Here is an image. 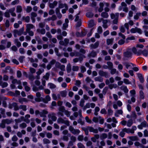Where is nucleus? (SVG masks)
<instances>
[{"mask_svg": "<svg viewBox=\"0 0 148 148\" xmlns=\"http://www.w3.org/2000/svg\"><path fill=\"white\" fill-rule=\"evenodd\" d=\"M34 28V25L31 23L27 24L26 25V32L25 33L24 35H26L27 33L29 34V35L31 36H33L34 35V32L30 30Z\"/></svg>", "mask_w": 148, "mask_h": 148, "instance_id": "obj_2", "label": "nucleus"}, {"mask_svg": "<svg viewBox=\"0 0 148 148\" xmlns=\"http://www.w3.org/2000/svg\"><path fill=\"white\" fill-rule=\"evenodd\" d=\"M99 8L98 9V11L100 12L103 10V7L104 6V4L103 3L101 2L99 3Z\"/></svg>", "mask_w": 148, "mask_h": 148, "instance_id": "obj_29", "label": "nucleus"}, {"mask_svg": "<svg viewBox=\"0 0 148 148\" xmlns=\"http://www.w3.org/2000/svg\"><path fill=\"white\" fill-rule=\"evenodd\" d=\"M77 145L78 148H85L84 144L81 142L78 143Z\"/></svg>", "mask_w": 148, "mask_h": 148, "instance_id": "obj_46", "label": "nucleus"}, {"mask_svg": "<svg viewBox=\"0 0 148 148\" xmlns=\"http://www.w3.org/2000/svg\"><path fill=\"white\" fill-rule=\"evenodd\" d=\"M43 142L44 144H49L51 143L50 141L47 138H44L43 140Z\"/></svg>", "mask_w": 148, "mask_h": 148, "instance_id": "obj_42", "label": "nucleus"}, {"mask_svg": "<svg viewBox=\"0 0 148 148\" xmlns=\"http://www.w3.org/2000/svg\"><path fill=\"white\" fill-rule=\"evenodd\" d=\"M128 138L132 141H137L138 140V137L137 136H129Z\"/></svg>", "mask_w": 148, "mask_h": 148, "instance_id": "obj_31", "label": "nucleus"}, {"mask_svg": "<svg viewBox=\"0 0 148 148\" xmlns=\"http://www.w3.org/2000/svg\"><path fill=\"white\" fill-rule=\"evenodd\" d=\"M3 120L5 122V124H9L12 122V119H3Z\"/></svg>", "mask_w": 148, "mask_h": 148, "instance_id": "obj_39", "label": "nucleus"}, {"mask_svg": "<svg viewBox=\"0 0 148 148\" xmlns=\"http://www.w3.org/2000/svg\"><path fill=\"white\" fill-rule=\"evenodd\" d=\"M141 13L140 12H137L136 15L134 16V18L135 19L137 20L139 18V16L141 15Z\"/></svg>", "mask_w": 148, "mask_h": 148, "instance_id": "obj_50", "label": "nucleus"}, {"mask_svg": "<svg viewBox=\"0 0 148 148\" xmlns=\"http://www.w3.org/2000/svg\"><path fill=\"white\" fill-rule=\"evenodd\" d=\"M52 66L55 64V66L56 69H60L62 71H65V66L59 62H56L55 59H52L50 62L49 63Z\"/></svg>", "mask_w": 148, "mask_h": 148, "instance_id": "obj_1", "label": "nucleus"}, {"mask_svg": "<svg viewBox=\"0 0 148 148\" xmlns=\"http://www.w3.org/2000/svg\"><path fill=\"white\" fill-rule=\"evenodd\" d=\"M30 117V115L29 114L26 115L25 116V118L24 121L27 123H29L30 122L29 119Z\"/></svg>", "mask_w": 148, "mask_h": 148, "instance_id": "obj_16", "label": "nucleus"}, {"mask_svg": "<svg viewBox=\"0 0 148 148\" xmlns=\"http://www.w3.org/2000/svg\"><path fill=\"white\" fill-rule=\"evenodd\" d=\"M100 110V109L98 107H96L95 109V112H94V114L96 115L97 116L98 114V113L97 112L99 111Z\"/></svg>", "mask_w": 148, "mask_h": 148, "instance_id": "obj_59", "label": "nucleus"}, {"mask_svg": "<svg viewBox=\"0 0 148 148\" xmlns=\"http://www.w3.org/2000/svg\"><path fill=\"white\" fill-rule=\"evenodd\" d=\"M5 127V124L2 120L0 123V127L2 128H4Z\"/></svg>", "mask_w": 148, "mask_h": 148, "instance_id": "obj_49", "label": "nucleus"}, {"mask_svg": "<svg viewBox=\"0 0 148 148\" xmlns=\"http://www.w3.org/2000/svg\"><path fill=\"white\" fill-rule=\"evenodd\" d=\"M44 71V70H41L40 69H39L36 72V73L37 75L36 76V78L37 79H38L40 78V77L39 75Z\"/></svg>", "mask_w": 148, "mask_h": 148, "instance_id": "obj_14", "label": "nucleus"}, {"mask_svg": "<svg viewBox=\"0 0 148 148\" xmlns=\"http://www.w3.org/2000/svg\"><path fill=\"white\" fill-rule=\"evenodd\" d=\"M108 136L107 134L104 133L101 134L100 136V138L102 139L103 140L107 137Z\"/></svg>", "mask_w": 148, "mask_h": 148, "instance_id": "obj_47", "label": "nucleus"}, {"mask_svg": "<svg viewBox=\"0 0 148 148\" xmlns=\"http://www.w3.org/2000/svg\"><path fill=\"white\" fill-rule=\"evenodd\" d=\"M19 109H22L23 111H26L27 110V106L25 105H21L19 106Z\"/></svg>", "mask_w": 148, "mask_h": 148, "instance_id": "obj_40", "label": "nucleus"}, {"mask_svg": "<svg viewBox=\"0 0 148 148\" xmlns=\"http://www.w3.org/2000/svg\"><path fill=\"white\" fill-rule=\"evenodd\" d=\"M22 20L23 21H25L26 23H29L30 21V17L29 16H23L22 17Z\"/></svg>", "mask_w": 148, "mask_h": 148, "instance_id": "obj_25", "label": "nucleus"}, {"mask_svg": "<svg viewBox=\"0 0 148 148\" xmlns=\"http://www.w3.org/2000/svg\"><path fill=\"white\" fill-rule=\"evenodd\" d=\"M135 38L134 36H132L130 37H127L126 39V42L127 43L129 42V40H134Z\"/></svg>", "mask_w": 148, "mask_h": 148, "instance_id": "obj_51", "label": "nucleus"}, {"mask_svg": "<svg viewBox=\"0 0 148 148\" xmlns=\"http://www.w3.org/2000/svg\"><path fill=\"white\" fill-rule=\"evenodd\" d=\"M70 139L71 141H72L74 143L76 141V138L75 136H72L70 137Z\"/></svg>", "mask_w": 148, "mask_h": 148, "instance_id": "obj_62", "label": "nucleus"}, {"mask_svg": "<svg viewBox=\"0 0 148 148\" xmlns=\"http://www.w3.org/2000/svg\"><path fill=\"white\" fill-rule=\"evenodd\" d=\"M24 31V28L22 27L18 30L17 29H14L13 31L14 36L15 37H17V35L21 36L23 34Z\"/></svg>", "mask_w": 148, "mask_h": 148, "instance_id": "obj_4", "label": "nucleus"}, {"mask_svg": "<svg viewBox=\"0 0 148 148\" xmlns=\"http://www.w3.org/2000/svg\"><path fill=\"white\" fill-rule=\"evenodd\" d=\"M82 110H79L78 111V113L77 112H74L73 114L74 116L75 117H77L78 116V115H79L80 117L82 118Z\"/></svg>", "mask_w": 148, "mask_h": 148, "instance_id": "obj_17", "label": "nucleus"}, {"mask_svg": "<svg viewBox=\"0 0 148 148\" xmlns=\"http://www.w3.org/2000/svg\"><path fill=\"white\" fill-rule=\"evenodd\" d=\"M88 129L90 132L93 133L97 134L98 132L97 129H95L92 127H88Z\"/></svg>", "mask_w": 148, "mask_h": 148, "instance_id": "obj_12", "label": "nucleus"}, {"mask_svg": "<svg viewBox=\"0 0 148 148\" xmlns=\"http://www.w3.org/2000/svg\"><path fill=\"white\" fill-rule=\"evenodd\" d=\"M45 22H41L39 23V27L41 28H43L45 26Z\"/></svg>", "mask_w": 148, "mask_h": 148, "instance_id": "obj_57", "label": "nucleus"}, {"mask_svg": "<svg viewBox=\"0 0 148 148\" xmlns=\"http://www.w3.org/2000/svg\"><path fill=\"white\" fill-rule=\"evenodd\" d=\"M120 89L123 90L125 93H127L128 92L129 90L127 87L125 85H123L120 87Z\"/></svg>", "mask_w": 148, "mask_h": 148, "instance_id": "obj_18", "label": "nucleus"}, {"mask_svg": "<svg viewBox=\"0 0 148 148\" xmlns=\"http://www.w3.org/2000/svg\"><path fill=\"white\" fill-rule=\"evenodd\" d=\"M130 92L132 96H134L136 94V91L134 89L130 90Z\"/></svg>", "mask_w": 148, "mask_h": 148, "instance_id": "obj_63", "label": "nucleus"}, {"mask_svg": "<svg viewBox=\"0 0 148 148\" xmlns=\"http://www.w3.org/2000/svg\"><path fill=\"white\" fill-rule=\"evenodd\" d=\"M108 22V21L107 19H103L102 22L103 23V27L104 28H106L108 26L107 24V23Z\"/></svg>", "mask_w": 148, "mask_h": 148, "instance_id": "obj_26", "label": "nucleus"}, {"mask_svg": "<svg viewBox=\"0 0 148 148\" xmlns=\"http://www.w3.org/2000/svg\"><path fill=\"white\" fill-rule=\"evenodd\" d=\"M22 11V7L21 5H18L16 7V12L17 13H21Z\"/></svg>", "mask_w": 148, "mask_h": 148, "instance_id": "obj_32", "label": "nucleus"}, {"mask_svg": "<svg viewBox=\"0 0 148 148\" xmlns=\"http://www.w3.org/2000/svg\"><path fill=\"white\" fill-rule=\"evenodd\" d=\"M95 81L102 82L103 81V78L100 77H95L94 79Z\"/></svg>", "mask_w": 148, "mask_h": 148, "instance_id": "obj_38", "label": "nucleus"}, {"mask_svg": "<svg viewBox=\"0 0 148 148\" xmlns=\"http://www.w3.org/2000/svg\"><path fill=\"white\" fill-rule=\"evenodd\" d=\"M116 17L115 19H114L112 21V23L114 24H117L118 23V16H119V13H116Z\"/></svg>", "mask_w": 148, "mask_h": 148, "instance_id": "obj_22", "label": "nucleus"}, {"mask_svg": "<svg viewBox=\"0 0 148 148\" xmlns=\"http://www.w3.org/2000/svg\"><path fill=\"white\" fill-rule=\"evenodd\" d=\"M123 82L126 84H132L131 82L128 79H123Z\"/></svg>", "mask_w": 148, "mask_h": 148, "instance_id": "obj_61", "label": "nucleus"}, {"mask_svg": "<svg viewBox=\"0 0 148 148\" xmlns=\"http://www.w3.org/2000/svg\"><path fill=\"white\" fill-rule=\"evenodd\" d=\"M19 2L20 1L19 0H14L11 3V4L12 5H15L18 4Z\"/></svg>", "mask_w": 148, "mask_h": 148, "instance_id": "obj_54", "label": "nucleus"}, {"mask_svg": "<svg viewBox=\"0 0 148 148\" xmlns=\"http://www.w3.org/2000/svg\"><path fill=\"white\" fill-rule=\"evenodd\" d=\"M137 75L140 82L142 83L143 82L144 79L142 75L140 73H138L137 74Z\"/></svg>", "mask_w": 148, "mask_h": 148, "instance_id": "obj_33", "label": "nucleus"}, {"mask_svg": "<svg viewBox=\"0 0 148 148\" xmlns=\"http://www.w3.org/2000/svg\"><path fill=\"white\" fill-rule=\"evenodd\" d=\"M48 113L47 110H43L41 112H40V116L45 117L46 116V114H47Z\"/></svg>", "mask_w": 148, "mask_h": 148, "instance_id": "obj_15", "label": "nucleus"}, {"mask_svg": "<svg viewBox=\"0 0 148 148\" xmlns=\"http://www.w3.org/2000/svg\"><path fill=\"white\" fill-rule=\"evenodd\" d=\"M48 117L49 118H51L53 121H56L57 119V117L55 116V114L54 113L49 114L48 115Z\"/></svg>", "mask_w": 148, "mask_h": 148, "instance_id": "obj_9", "label": "nucleus"}, {"mask_svg": "<svg viewBox=\"0 0 148 148\" xmlns=\"http://www.w3.org/2000/svg\"><path fill=\"white\" fill-rule=\"evenodd\" d=\"M114 39L113 38L107 39L106 43L108 45H111L113 44Z\"/></svg>", "mask_w": 148, "mask_h": 148, "instance_id": "obj_28", "label": "nucleus"}, {"mask_svg": "<svg viewBox=\"0 0 148 148\" xmlns=\"http://www.w3.org/2000/svg\"><path fill=\"white\" fill-rule=\"evenodd\" d=\"M99 45V42L97 41L95 44H91L90 45V47L91 49H95L97 48L98 47Z\"/></svg>", "mask_w": 148, "mask_h": 148, "instance_id": "obj_20", "label": "nucleus"}, {"mask_svg": "<svg viewBox=\"0 0 148 148\" xmlns=\"http://www.w3.org/2000/svg\"><path fill=\"white\" fill-rule=\"evenodd\" d=\"M51 100V98L49 95H47L45 98L42 99V101L45 103H47Z\"/></svg>", "mask_w": 148, "mask_h": 148, "instance_id": "obj_21", "label": "nucleus"}, {"mask_svg": "<svg viewBox=\"0 0 148 148\" xmlns=\"http://www.w3.org/2000/svg\"><path fill=\"white\" fill-rule=\"evenodd\" d=\"M18 101L20 103L22 104L24 102H28V100L25 98L20 97L18 99Z\"/></svg>", "mask_w": 148, "mask_h": 148, "instance_id": "obj_13", "label": "nucleus"}, {"mask_svg": "<svg viewBox=\"0 0 148 148\" xmlns=\"http://www.w3.org/2000/svg\"><path fill=\"white\" fill-rule=\"evenodd\" d=\"M19 127L21 129H24L26 128L27 126L26 124L24 122H23L19 124Z\"/></svg>", "mask_w": 148, "mask_h": 148, "instance_id": "obj_41", "label": "nucleus"}, {"mask_svg": "<svg viewBox=\"0 0 148 148\" xmlns=\"http://www.w3.org/2000/svg\"><path fill=\"white\" fill-rule=\"evenodd\" d=\"M94 25L93 20H91L89 21L88 23V26L90 27H93Z\"/></svg>", "mask_w": 148, "mask_h": 148, "instance_id": "obj_60", "label": "nucleus"}, {"mask_svg": "<svg viewBox=\"0 0 148 148\" xmlns=\"http://www.w3.org/2000/svg\"><path fill=\"white\" fill-rule=\"evenodd\" d=\"M130 31L132 33H135L137 32L140 34H141L142 33L141 29L137 27L132 28L131 29Z\"/></svg>", "mask_w": 148, "mask_h": 148, "instance_id": "obj_8", "label": "nucleus"}, {"mask_svg": "<svg viewBox=\"0 0 148 148\" xmlns=\"http://www.w3.org/2000/svg\"><path fill=\"white\" fill-rule=\"evenodd\" d=\"M98 73L99 75L101 77H105L106 78H108L109 77L108 73L106 71L99 70Z\"/></svg>", "mask_w": 148, "mask_h": 148, "instance_id": "obj_7", "label": "nucleus"}, {"mask_svg": "<svg viewBox=\"0 0 148 148\" xmlns=\"http://www.w3.org/2000/svg\"><path fill=\"white\" fill-rule=\"evenodd\" d=\"M58 4V1H54L52 3H49V6L50 8H53L57 5Z\"/></svg>", "mask_w": 148, "mask_h": 148, "instance_id": "obj_10", "label": "nucleus"}, {"mask_svg": "<svg viewBox=\"0 0 148 148\" xmlns=\"http://www.w3.org/2000/svg\"><path fill=\"white\" fill-rule=\"evenodd\" d=\"M97 54L96 52L94 51H92L91 53L88 54V56L89 57H95L96 56Z\"/></svg>", "mask_w": 148, "mask_h": 148, "instance_id": "obj_27", "label": "nucleus"}, {"mask_svg": "<svg viewBox=\"0 0 148 148\" xmlns=\"http://www.w3.org/2000/svg\"><path fill=\"white\" fill-rule=\"evenodd\" d=\"M4 15L5 17L9 18L10 17V13L8 11V10H7L6 11L4 12Z\"/></svg>", "mask_w": 148, "mask_h": 148, "instance_id": "obj_52", "label": "nucleus"}, {"mask_svg": "<svg viewBox=\"0 0 148 148\" xmlns=\"http://www.w3.org/2000/svg\"><path fill=\"white\" fill-rule=\"evenodd\" d=\"M84 136L83 135H80L78 136L77 139L79 141H82L84 140Z\"/></svg>", "mask_w": 148, "mask_h": 148, "instance_id": "obj_48", "label": "nucleus"}, {"mask_svg": "<svg viewBox=\"0 0 148 148\" xmlns=\"http://www.w3.org/2000/svg\"><path fill=\"white\" fill-rule=\"evenodd\" d=\"M69 130L70 132L73 135H78L80 132L79 130L78 129H75L71 125L69 126Z\"/></svg>", "mask_w": 148, "mask_h": 148, "instance_id": "obj_5", "label": "nucleus"}, {"mask_svg": "<svg viewBox=\"0 0 148 148\" xmlns=\"http://www.w3.org/2000/svg\"><path fill=\"white\" fill-rule=\"evenodd\" d=\"M107 64L108 66V68L110 69L112 68L113 67V64L112 63L110 62H108Z\"/></svg>", "mask_w": 148, "mask_h": 148, "instance_id": "obj_56", "label": "nucleus"}, {"mask_svg": "<svg viewBox=\"0 0 148 148\" xmlns=\"http://www.w3.org/2000/svg\"><path fill=\"white\" fill-rule=\"evenodd\" d=\"M66 69L67 73H69L71 72V65L70 63L67 64L66 66Z\"/></svg>", "mask_w": 148, "mask_h": 148, "instance_id": "obj_35", "label": "nucleus"}, {"mask_svg": "<svg viewBox=\"0 0 148 148\" xmlns=\"http://www.w3.org/2000/svg\"><path fill=\"white\" fill-rule=\"evenodd\" d=\"M32 10V8L30 6H27V7L26 9V12L27 13H29L31 12Z\"/></svg>", "mask_w": 148, "mask_h": 148, "instance_id": "obj_64", "label": "nucleus"}, {"mask_svg": "<svg viewBox=\"0 0 148 148\" xmlns=\"http://www.w3.org/2000/svg\"><path fill=\"white\" fill-rule=\"evenodd\" d=\"M86 34V32H81V33H80L77 32L76 33V35L77 37H82L85 36Z\"/></svg>", "mask_w": 148, "mask_h": 148, "instance_id": "obj_23", "label": "nucleus"}, {"mask_svg": "<svg viewBox=\"0 0 148 148\" xmlns=\"http://www.w3.org/2000/svg\"><path fill=\"white\" fill-rule=\"evenodd\" d=\"M8 85V83L6 82H3L2 81L0 82V85L2 86V88L7 87Z\"/></svg>", "mask_w": 148, "mask_h": 148, "instance_id": "obj_34", "label": "nucleus"}, {"mask_svg": "<svg viewBox=\"0 0 148 148\" xmlns=\"http://www.w3.org/2000/svg\"><path fill=\"white\" fill-rule=\"evenodd\" d=\"M58 8H62L64 7H66L67 8L68 5L66 3L63 4L61 3V1H60L58 2Z\"/></svg>", "mask_w": 148, "mask_h": 148, "instance_id": "obj_19", "label": "nucleus"}, {"mask_svg": "<svg viewBox=\"0 0 148 148\" xmlns=\"http://www.w3.org/2000/svg\"><path fill=\"white\" fill-rule=\"evenodd\" d=\"M110 73L111 75H114L115 74H119V72L118 71H116V69L113 68H111L110 69Z\"/></svg>", "mask_w": 148, "mask_h": 148, "instance_id": "obj_24", "label": "nucleus"}, {"mask_svg": "<svg viewBox=\"0 0 148 148\" xmlns=\"http://www.w3.org/2000/svg\"><path fill=\"white\" fill-rule=\"evenodd\" d=\"M82 130L84 131L85 134L86 135H88V127L87 128L82 127Z\"/></svg>", "mask_w": 148, "mask_h": 148, "instance_id": "obj_44", "label": "nucleus"}, {"mask_svg": "<svg viewBox=\"0 0 148 148\" xmlns=\"http://www.w3.org/2000/svg\"><path fill=\"white\" fill-rule=\"evenodd\" d=\"M108 86L110 89L112 90L113 88H116L117 87V85L115 84H110L108 85Z\"/></svg>", "mask_w": 148, "mask_h": 148, "instance_id": "obj_30", "label": "nucleus"}, {"mask_svg": "<svg viewBox=\"0 0 148 148\" xmlns=\"http://www.w3.org/2000/svg\"><path fill=\"white\" fill-rule=\"evenodd\" d=\"M12 84H14L16 83H17L18 85H21V83L20 80H18L16 79H14L12 80Z\"/></svg>", "mask_w": 148, "mask_h": 148, "instance_id": "obj_36", "label": "nucleus"}, {"mask_svg": "<svg viewBox=\"0 0 148 148\" xmlns=\"http://www.w3.org/2000/svg\"><path fill=\"white\" fill-rule=\"evenodd\" d=\"M108 114L109 116L112 115L113 113V111L110 107H109L108 110Z\"/></svg>", "mask_w": 148, "mask_h": 148, "instance_id": "obj_55", "label": "nucleus"}, {"mask_svg": "<svg viewBox=\"0 0 148 148\" xmlns=\"http://www.w3.org/2000/svg\"><path fill=\"white\" fill-rule=\"evenodd\" d=\"M60 93L62 97H65L66 96L67 92L65 90H63L60 92Z\"/></svg>", "mask_w": 148, "mask_h": 148, "instance_id": "obj_45", "label": "nucleus"}, {"mask_svg": "<svg viewBox=\"0 0 148 148\" xmlns=\"http://www.w3.org/2000/svg\"><path fill=\"white\" fill-rule=\"evenodd\" d=\"M101 16L103 18H107L108 17L109 15L107 12H104L101 13Z\"/></svg>", "mask_w": 148, "mask_h": 148, "instance_id": "obj_37", "label": "nucleus"}, {"mask_svg": "<svg viewBox=\"0 0 148 148\" xmlns=\"http://www.w3.org/2000/svg\"><path fill=\"white\" fill-rule=\"evenodd\" d=\"M8 107L10 109H12L14 108V110L15 111L18 110L19 109L17 104L15 102H14L12 103H9L8 105Z\"/></svg>", "mask_w": 148, "mask_h": 148, "instance_id": "obj_6", "label": "nucleus"}, {"mask_svg": "<svg viewBox=\"0 0 148 148\" xmlns=\"http://www.w3.org/2000/svg\"><path fill=\"white\" fill-rule=\"evenodd\" d=\"M140 97L141 99H143L144 98V93L142 90H140L139 92Z\"/></svg>", "mask_w": 148, "mask_h": 148, "instance_id": "obj_58", "label": "nucleus"}, {"mask_svg": "<svg viewBox=\"0 0 148 148\" xmlns=\"http://www.w3.org/2000/svg\"><path fill=\"white\" fill-rule=\"evenodd\" d=\"M48 85L49 86V88L51 89H54L56 87V85L51 83H49Z\"/></svg>", "mask_w": 148, "mask_h": 148, "instance_id": "obj_53", "label": "nucleus"}, {"mask_svg": "<svg viewBox=\"0 0 148 148\" xmlns=\"http://www.w3.org/2000/svg\"><path fill=\"white\" fill-rule=\"evenodd\" d=\"M133 123V121L132 119H130L127 122V126L128 127H130Z\"/></svg>", "mask_w": 148, "mask_h": 148, "instance_id": "obj_43", "label": "nucleus"}, {"mask_svg": "<svg viewBox=\"0 0 148 148\" xmlns=\"http://www.w3.org/2000/svg\"><path fill=\"white\" fill-rule=\"evenodd\" d=\"M132 53L130 51H126L123 53V56L124 57L129 58L131 57Z\"/></svg>", "mask_w": 148, "mask_h": 148, "instance_id": "obj_11", "label": "nucleus"}, {"mask_svg": "<svg viewBox=\"0 0 148 148\" xmlns=\"http://www.w3.org/2000/svg\"><path fill=\"white\" fill-rule=\"evenodd\" d=\"M66 118H63L62 117H60L57 119V122L58 123L64 124L67 126L70 125L69 121L66 120H65Z\"/></svg>", "mask_w": 148, "mask_h": 148, "instance_id": "obj_3", "label": "nucleus"}]
</instances>
